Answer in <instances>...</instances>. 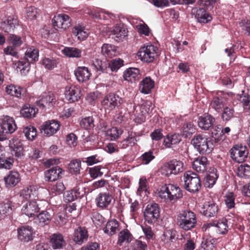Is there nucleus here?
I'll return each mask as SVG.
<instances>
[{
    "label": "nucleus",
    "instance_id": "f257e3e1",
    "mask_svg": "<svg viewBox=\"0 0 250 250\" xmlns=\"http://www.w3.org/2000/svg\"><path fill=\"white\" fill-rule=\"evenodd\" d=\"M191 144L194 148L202 154H209L213 148V144L209 138L204 135L194 136L191 140Z\"/></svg>",
    "mask_w": 250,
    "mask_h": 250
},
{
    "label": "nucleus",
    "instance_id": "f03ea898",
    "mask_svg": "<svg viewBox=\"0 0 250 250\" xmlns=\"http://www.w3.org/2000/svg\"><path fill=\"white\" fill-rule=\"evenodd\" d=\"M196 223V215L191 211L184 210L178 215L177 224L181 229L185 230L187 231L193 229Z\"/></svg>",
    "mask_w": 250,
    "mask_h": 250
},
{
    "label": "nucleus",
    "instance_id": "7ed1b4c3",
    "mask_svg": "<svg viewBox=\"0 0 250 250\" xmlns=\"http://www.w3.org/2000/svg\"><path fill=\"white\" fill-rule=\"evenodd\" d=\"M17 126L14 119L8 115L0 117V141L7 139V135L14 133Z\"/></svg>",
    "mask_w": 250,
    "mask_h": 250
},
{
    "label": "nucleus",
    "instance_id": "20e7f679",
    "mask_svg": "<svg viewBox=\"0 0 250 250\" xmlns=\"http://www.w3.org/2000/svg\"><path fill=\"white\" fill-rule=\"evenodd\" d=\"M184 187L190 192H198L201 187V182L199 176L196 173L187 171L183 175Z\"/></svg>",
    "mask_w": 250,
    "mask_h": 250
},
{
    "label": "nucleus",
    "instance_id": "39448f33",
    "mask_svg": "<svg viewBox=\"0 0 250 250\" xmlns=\"http://www.w3.org/2000/svg\"><path fill=\"white\" fill-rule=\"evenodd\" d=\"M185 167L183 162L177 159H173L165 163L161 167V173L166 176L177 175L183 172Z\"/></svg>",
    "mask_w": 250,
    "mask_h": 250
},
{
    "label": "nucleus",
    "instance_id": "423d86ee",
    "mask_svg": "<svg viewBox=\"0 0 250 250\" xmlns=\"http://www.w3.org/2000/svg\"><path fill=\"white\" fill-rule=\"evenodd\" d=\"M182 196L180 188L172 184L166 185L159 192L160 197L166 201L176 200Z\"/></svg>",
    "mask_w": 250,
    "mask_h": 250
},
{
    "label": "nucleus",
    "instance_id": "0eeeda50",
    "mask_svg": "<svg viewBox=\"0 0 250 250\" xmlns=\"http://www.w3.org/2000/svg\"><path fill=\"white\" fill-rule=\"evenodd\" d=\"M137 54L142 61L151 62L159 55L158 48L152 44L147 45L141 47Z\"/></svg>",
    "mask_w": 250,
    "mask_h": 250
},
{
    "label": "nucleus",
    "instance_id": "6e6552de",
    "mask_svg": "<svg viewBox=\"0 0 250 250\" xmlns=\"http://www.w3.org/2000/svg\"><path fill=\"white\" fill-rule=\"evenodd\" d=\"M160 209L156 203L148 204L144 211L145 222L149 224L156 223L160 216Z\"/></svg>",
    "mask_w": 250,
    "mask_h": 250
},
{
    "label": "nucleus",
    "instance_id": "1a4fd4ad",
    "mask_svg": "<svg viewBox=\"0 0 250 250\" xmlns=\"http://www.w3.org/2000/svg\"><path fill=\"white\" fill-rule=\"evenodd\" d=\"M123 102L124 100L119 95L114 93H110L104 97L101 104L105 109L113 110L119 107Z\"/></svg>",
    "mask_w": 250,
    "mask_h": 250
},
{
    "label": "nucleus",
    "instance_id": "9d476101",
    "mask_svg": "<svg viewBox=\"0 0 250 250\" xmlns=\"http://www.w3.org/2000/svg\"><path fill=\"white\" fill-rule=\"evenodd\" d=\"M60 122L57 120H51L45 122L40 127V130L44 136L50 137L60 129Z\"/></svg>",
    "mask_w": 250,
    "mask_h": 250
},
{
    "label": "nucleus",
    "instance_id": "9b49d317",
    "mask_svg": "<svg viewBox=\"0 0 250 250\" xmlns=\"http://www.w3.org/2000/svg\"><path fill=\"white\" fill-rule=\"evenodd\" d=\"M230 156L235 162L240 163L247 158L248 150L246 146L235 145L230 150Z\"/></svg>",
    "mask_w": 250,
    "mask_h": 250
},
{
    "label": "nucleus",
    "instance_id": "f8f14e48",
    "mask_svg": "<svg viewBox=\"0 0 250 250\" xmlns=\"http://www.w3.org/2000/svg\"><path fill=\"white\" fill-rule=\"evenodd\" d=\"M227 95L220 92L211 100L210 106L217 112H220L227 106Z\"/></svg>",
    "mask_w": 250,
    "mask_h": 250
},
{
    "label": "nucleus",
    "instance_id": "ddd939ff",
    "mask_svg": "<svg viewBox=\"0 0 250 250\" xmlns=\"http://www.w3.org/2000/svg\"><path fill=\"white\" fill-rule=\"evenodd\" d=\"M52 24L56 29L65 30L71 25L70 17L64 14L55 16L52 20Z\"/></svg>",
    "mask_w": 250,
    "mask_h": 250
},
{
    "label": "nucleus",
    "instance_id": "4468645a",
    "mask_svg": "<svg viewBox=\"0 0 250 250\" xmlns=\"http://www.w3.org/2000/svg\"><path fill=\"white\" fill-rule=\"evenodd\" d=\"M80 125L81 127L86 130L92 128L94 126V119L92 116L83 118L81 120ZM82 138L84 143L90 141L91 138L87 130L83 132Z\"/></svg>",
    "mask_w": 250,
    "mask_h": 250
},
{
    "label": "nucleus",
    "instance_id": "2eb2a0df",
    "mask_svg": "<svg viewBox=\"0 0 250 250\" xmlns=\"http://www.w3.org/2000/svg\"><path fill=\"white\" fill-rule=\"evenodd\" d=\"M40 208L36 201H28L21 208V212L29 217H34L40 210Z\"/></svg>",
    "mask_w": 250,
    "mask_h": 250
},
{
    "label": "nucleus",
    "instance_id": "dca6fc26",
    "mask_svg": "<svg viewBox=\"0 0 250 250\" xmlns=\"http://www.w3.org/2000/svg\"><path fill=\"white\" fill-rule=\"evenodd\" d=\"M56 98L54 95L51 92L44 93L41 98L37 101V104L42 108H44L47 106L51 107L55 103Z\"/></svg>",
    "mask_w": 250,
    "mask_h": 250
},
{
    "label": "nucleus",
    "instance_id": "f3484780",
    "mask_svg": "<svg viewBox=\"0 0 250 250\" xmlns=\"http://www.w3.org/2000/svg\"><path fill=\"white\" fill-rule=\"evenodd\" d=\"M33 230L31 227L24 226L18 229V239L22 242H28L33 238Z\"/></svg>",
    "mask_w": 250,
    "mask_h": 250
},
{
    "label": "nucleus",
    "instance_id": "a211bd4d",
    "mask_svg": "<svg viewBox=\"0 0 250 250\" xmlns=\"http://www.w3.org/2000/svg\"><path fill=\"white\" fill-rule=\"evenodd\" d=\"M215 118L210 114L205 115L198 118V125L202 129L208 130L213 127Z\"/></svg>",
    "mask_w": 250,
    "mask_h": 250
},
{
    "label": "nucleus",
    "instance_id": "6ab92c4d",
    "mask_svg": "<svg viewBox=\"0 0 250 250\" xmlns=\"http://www.w3.org/2000/svg\"><path fill=\"white\" fill-rule=\"evenodd\" d=\"M112 196L109 192L100 193L96 198V203L98 207L105 208L110 204Z\"/></svg>",
    "mask_w": 250,
    "mask_h": 250
},
{
    "label": "nucleus",
    "instance_id": "aec40b11",
    "mask_svg": "<svg viewBox=\"0 0 250 250\" xmlns=\"http://www.w3.org/2000/svg\"><path fill=\"white\" fill-rule=\"evenodd\" d=\"M209 166V162L205 156L198 157L195 159L192 163V167L198 172H205Z\"/></svg>",
    "mask_w": 250,
    "mask_h": 250
},
{
    "label": "nucleus",
    "instance_id": "412c9836",
    "mask_svg": "<svg viewBox=\"0 0 250 250\" xmlns=\"http://www.w3.org/2000/svg\"><path fill=\"white\" fill-rule=\"evenodd\" d=\"M88 236V232L85 228L80 227L74 230L73 240L76 244L82 245L87 241Z\"/></svg>",
    "mask_w": 250,
    "mask_h": 250
},
{
    "label": "nucleus",
    "instance_id": "4be33fe9",
    "mask_svg": "<svg viewBox=\"0 0 250 250\" xmlns=\"http://www.w3.org/2000/svg\"><path fill=\"white\" fill-rule=\"evenodd\" d=\"M64 171L59 166H55L48 169L45 172V180L46 181L52 182L62 177Z\"/></svg>",
    "mask_w": 250,
    "mask_h": 250
},
{
    "label": "nucleus",
    "instance_id": "5701e85b",
    "mask_svg": "<svg viewBox=\"0 0 250 250\" xmlns=\"http://www.w3.org/2000/svg\"><path fill=\"white\" fill-rule=\"evenodd\" d=\"M9 147L12 154L19 157L23 155V147L21 141L18 138H13L9 141Z\"/></svg>",
    "mask_w": 250,
    "mask_h": 250
},
{
    "label": "nucleus",
    "instance_id": "b1692460",
    "mask_svg": "<svg viewBox=\"0 0 250 250\" xmlns=\"http://www.w3.org/2000/svg\"><path fill=\"white\" fill-rule=\"evenodd\" d=\"M218 207L213 202H205L202 208V214L208 217H214L218 212Z\"/></svg>",
    "mask_w": 250,
    "mask_h": 250
},
{
    "label": "nucleus",
    "instance_id": "393cba45",
    "mask_svg": "<svg viewBox=\"0 0 250 250\" xmlns=\"http://www.w3.org/2000/svg\"><path fill=\"white\" fill-rule=\"evenodd\" d=\"M75 75L77 80L80 83H84L88 81L91 75L88 68L85 66L78 67L75 70Z\"/></svg>",
    "mask_w": 250,
    "mask_h": 250
},
{
    "label": "nucleus",
    "instance_id": "a878e982",
    "mask_svg": "<svg viewBox=\"0 0 250 250\" xmlns=\"http://www.w3.org/2000/svg\"><path fill=\"white\" fill-rule=\"evenodd\" d=\"M65 97L69 103L78 101L81 97L80 88L76 86L69 87L65 92Z\"/></svg>",
    "mask_w": 250,
    "mask_h": 250
},
{
    "label": "nucleus",
    "instance_id": "bb28decb",
    "mask_svg": "<svg viewBox=\"0 0 250 250\" xmlns=\"http://www.w3.org/2000/svg\"><path fill=\"white\" fill-rule=\"evenodd\" d=\"M4 180L7 187H14L20 182V175L18 172L11 170L4 177Z\"/></svg>",
    "mask_w": 250,
    "mask_h": 250
},
{
    "label": "nucleus",
    "instance_id": "cd10ccee",
    "mask_svg": "<svg viewBox=\"0 0 250 250\" xmlns=\"http://www.w3.org/2000/svg\"><path fill=\"white\" fill-rule=\"evenodd\" d=\"M18 25L17 19L13 17L9 16L5 21L1 23L0 28L5 32L8 33L13 32Z\"/></svg>",
    "mask_w": 250,
    "mask_h": 250
},
{
    "label": "nucleus",
    "instance_id": "c85d7f7f",
    "mask_svg": "<svg viewBox=\"0 0 250 250\" xmlns=\"http://www.w3.org/2000/svg\"><path fill=\"white\" fill-rule=\"evenodd\" d=\"M217 170L214 168H210L208 173L205 177L204 185L206 188H211L215 184L218 178Z\"/></svg>",
    "mask_w": 250,
    "mask_h": 250
},
{
    "label": "nucleus",
    "instance_id": "c756f323",
    "mask_svg": "<svg viewBox=\"0 0 250 250\" xmlns=\"http://www.w3.org/2000/svg\"><path fill=\"white\" fill-rule=\"evenodd\" d=\"M36 188L34 186H29L23 188L20 192V197L23 199L29 201L37 196Z\"/></svg>",
    "mask_w": 250,
    "mask_h": 250
},
{
    "label": "nucleus",
    "instance_id": "7c9ffc66",
    "mask_svg": "<svg viewBox=\"0 0 250 250\" xmlns=\"http://www.w3.org/2000/svg\"><path fill=\"white\" fill-rule=\"evenodd\" d=\"M154 86V82L150 77H146L141 82L139 90L142 93L147 94L151 92Z\"/></svg>",
    "mask_w": 250,
    "mask_h": 250
},
{
    "label": "nucleus",
    "instance_id": "2f4dec72",
    "mask_svg": "<svg viewBox=\"0 0 250 250\" xmlns=\"http://www.w3.org/2000/svg\"><path fill=\"white\" fill-rule=\"evenodd\" d=\"M50 242L54 249H62L66 245L62 235L60 233H54L51 235Z\"/></svg>",
    "mask_w": 250,
    "mask_h": 250
},
{
    "label": "nucleus",
    "instance_id": "473e14b6",
    "mask_svg": "<svg viewBox=\"0 0 250 250\" xmlns=\"http://www.w3.org/2000/svg\"><path fill=\"white\" fill-rule=\"evenodd\" d=\"M83 195V191L76 187L73 189L67 191L64 194V198L66 202H72L78 198H81Z\"/></svg>",
    "mask_w": 250,
    "mask_h": 250
},
{
    "label": "nucleus",
    "instance_id": "72a5a7b5",
    "mask_svg": "<svg viewBox=\"0 0 250 250\" xmlns=\"http://www.w3.org/2000/svg\"><path fill=\"white\" fill-rule=\"evenodd\" d=\"M87 13L96 19H108V18L113 19L116 17L114 14L104 10H90Z\"/></svg>",
    "mask_w": 250,
    "mask_h": 250
},
{
    "label": "nucleus",
    "instance_id": "f704fd0d",
    "mask_svg": "<svg viewBox=\"0 0 250 250\" xmlns=\"http://www.w3.org/2000/svg\"><path fill=\"white\" fill-rule=\"evenodd\" d=\"M101 52L103 55L109 58L115 57L119 54L117 47L108 43H104L102 45Z\"/></svg>",
    "mask_w": 250,
    "mask_h": 250
},
{
    "label": "nucleus",
    "instance_id": "c9c22d12",
    "mask_svg": "<svg viewBox=\"0 0 250 250\" xmlns=\"http://www.w3.org/2000/svg\"><path fill=\"white\" fill-rule=\"evenodd\" d=\"M103 230L104 232L108 235H113L119 230V222L116 219L109 220Z\"/></svg>",
    "mask_w": 250,
    "mask_h": 250
},
{
    "label": "nucleus",
    "instance_id": "e433bc0d",
    "mask_svg": "<svg viewBox=\"0 0 250 250\" xmlns=\"http://www.w3.org/2000/svg\"><path fill=\"white\" fill-rule=\"evenodd\" d=\"M140 70L136 68H129L126 69L124 73L125 80L131 83L135 82L139 79Z\"/></svg>",
    "mask_w": 250,
    "mask_h": 250
},
{
    "label": "nucleus",
    "instance_id": "4c0bfd02",
    "mask_svg": "<svg viewBox=\"0 0 250 250\" xmlns=\"http://www.w3.org/2000/svg\"><path fill=\"white\" fill-rule=\"evenodd\" d=\"M181 140L179 134L167 135L164 139L163 145L167 148H170L178 144Z\"/></svg>",
    "mask_w": 250,
    "mask_h": 250
},
{
    "label": "nucleus",
    "instance_id": "58836bf2",
    "mask_svg": "<svg viewBox=\"0 0 250 250\" xmlns=\"http://www.w3.org/2000/svg\"><path fill=\"white\" fill-rule=\"evenodd\" d=\"M53 215L54 213L53 210L51 209H47L42 211L37 216L39 220V223L41 226L48 224L51 220Z\"/></svg>",
    "mask_w": 250,
    "mask_h": 250
},
{
    "label": "nucleus",
    "instance_id": "ea45409f",
    "mask_svg": "<svg viewBox=\"0 0 250 250\" xmlns=\"http://www.w3.org/2000/svg\"><path fill=\"white\" fill-rule=\"evenodd\" d=\"M195 17L200 23H207L212 20L211 16L206 12L203 7L196 10Z\"/></svg>",
    "mask_w": 250,
    "mask_h": 250
},
{
    "label": "nucleus",
    "instance_id": "a19ab883",
    "mask_svg": "<svg viewBox=\"0 0 250 250\" xmlns=\"http://www.w3.org/2000/svg\"><path fill=\"white\" fill-rule=\"evenodd\" d=\"M127 30L123 25L120 24L115 26L111 31V33L114 37L121 40L127 35Z\"/></svg>",
    "mask_w": 250,
    "mask_h": 250
},
{
    "label": "nucleus",
    "instance_id": "79ce46f5",
    "mask_svg": "<svg viewBox=\"0 0 250 250\" xmlns=\"http://www.w3.org/2000/svg\"><path fill=\"white\" fill-rule=\"evenodd\" d=\"M39 50L34 47L28 48L25 53L24 58H26L30 62L33 63L36 62L39 59Z\"/></svg>",
    "mask_w": 250,
    "mask_h": 250
},
{
    "label": "nucleus",
    "instance_id": "37998d69",
    "mask_svg": "<svg viewBox=\"0 0 250 250\" xmlns=\"http://www.w3.org/2000/svg\"><path fill=\"white\" fill-rule=\"evenodd\" d=\"M176 230L170 229L166 230L162 236V241L167 245H170L175 239Z\"/></svg>",
    "mask_w": 250,
    "mask_h": 250
},
{
    "label": "nucleus",
    "instance_id": "c03bdc74",
    "mask_svg": "<svg viewBox=\"0 0 250 250\" xmlns=\"http://www.w3.org/2000/svg\"><path fill=\"white\" fill-rule=\"evenodd\" d=\"M237 174L239 177L244 179L250 178V166L246 164L241 165L237 168Z\"/></svg>",
    "mask_w": 250,
    "mask_h": 250
},
{
    "label": "nucleus",
    "instance_id": "a18cd8bd",
    "mask_svg": "<svg viewBox=\"0 0 250 250\" xmlns=\"http://www.w3.org/2000/svg\"><path fill=\"white\" fill-rule=\"evenodd\" d=\"M72 33L76 37L78 40L83 41L85 40L88 35V33L84 31V28L81 25L76 26L73 28Z\"/></svg>",
    "mask_w": 250,
    "mask_h": 250
},
{
    "label": "nucleus",
    "instance_id": "49530a36",
    "mask_svg": "<svg viewBox=\"0 0 250 250\" xmlns=\"http://www.w3.org/2000/svg\"><path fill=\"white\" fill-rule=\"evenodd\" d=\"M62 52L67 57L71 58H80L82 54L79 49L71 47H64Z\"/></svg>",
    "mask_w": 250,
    "mask_h": 250
},
{
    "label": "nucleus",
    "instance_id": "de8ad7c7",
    "mask_svg": "<svg viewBox=\"0 0 250 250\" xmlns=\"http://www.w3.org/2000/svg\"><path fill=\"white\" fill-rule=\"evenodd\" d=\"M123 131L122 129L116 127H112L106 131V135L111 140H115L118 139L122 134Z\"/></svg>",
    "mask_w": 250,
    "mask_h": 250
},
{
    "label": "nucleus",
    "instance_id": "09e8293b",
    "mask_svg": "<svg viewBox=\"0 0 250 250\" xmlns=\"http://www.w3.org/2000/svg\"><path fill=\"white\" fill-rule=\"evenodd\" d=\"M94 65L97 70L103 73H109V62L106 60L103 61L96 60L94 62Z\"/></svg>",
    "mask_w": 250,
    "mask_h": 250
},
{
    "label": "nucleus",
    "instance_id": "8fccbe9b",
    "mask_svg": "<svg viewBox=\"0 0 250 250\" xmlns=\"http://www.w3.org/2000/svg\"><path fill=\"white\" fill-rule=\"evenodd\" d=\"M14 162L13 159L10 157H6L0 152V168L10 169Z\"/></svg>",
    "mask_w": 250,
    "mask_h": 250
},
{
    "label": "nucleus",
    "instance_id": "3c124183",
    "mask_svg": "<svg viewBox=\"0 0 250 250\" xmlns=\"http://www.w3.org/2000/svg\"><path fill=\"white\" fill-rule=\"evenodd\" d=\"M37 112V110L35 108L26 105L21 109V114L25 118H31L35 116Z\"/></svg>",
    "mask_w": 250,
    "mask_h": 250
},
{
    "label": "nucleus",
    "instance_id": "603ef678",
    "mask_svg": "<svg viewBox=\"0 0 250 250\" xmlns=\"http://www.w3.org/2000/svg\"><path fill=\"white\" fill-rule=\"evenodd\" d=\"M30 62L25 59H22L15 63L16 68L21 73H26L30 69Z\"/></svg>",
    "mask_w": 250,
    "mask_h": 250
},
{
    "label": "nucleus",
    "instance_id": "864d4df0",
    "mask_svg": "<svg viewBox=\"0 0 250 250\" xmlns=\"http://www.w3.org/2000/svg\"><path fill=\"white\" fill-rule=\"evenodd\" d=\"M131 240V234L127 229L122 230L119 233L118 244L120 246L125 242L129 243Z\"/></svg>",
    "mask_w": 250,
    "mask_h": 250
},
{
    "label": "nucleus",
    "instance_id": "5fc2aeb1",
    "mask_svg": "<svg viewBox=\"0 0 250 250\" xmlns=\"http://www.w3.org/2000/svg\"><path fill=\"white\" fill-rule=\"evenodd\" d=\"M124 61L120 58L112 59L109 62V73L112 72H116L124 65Z\"/></svg>",
    "mask_w": 250,
    "mask_h": 250
},
{
    "label": "nucleus",
    "instance_id": "6e6d98bb",
    "mask_svg": "<svg viewBox=\"0 0 250 250\" xmlns=\"http://www.w3.org/2000/svg\"><path fill=\"white\" fill-rule=\"evenodd\" d=\"M5 91L8 94L18 98L21 94V88L14 84L7 85L5 88Z\"/></svg>",
    "mask_w": 250,
    "mask_h": 250
},
{
    "label": "nucleus",
    "instance_id": "4d7b16f0",
    "mask_svg": "<svg viewBox=\"0 0 250 250\" xmlns=\"http://www.w3.org/2000/svg\"><path fill=\"white\" fill-rule=\"evenodd\" d=\"M12 204L10 201L6 203H0V213L2 217H4L5 215H9L12 211Z\"/></svg>",
    "mask_w": 250,
    "mask_h": 250
},
{
    "label": "nucleus",
    "instance_id": "13d9d810",
    "mask_svg": "<svg viewBox=\"0 0 250 250\" xmlns=\"http://www.w3.org/2000/svg\"><path fill=\"white\" fill-rule=\"evenodd\" d=\"M42 64L48 70H52L57 65L56 60L53 57H44L41 60Z\"/></svg>",
    "mask_w": 250,
    "mask_h": 250
},
{
    "label": "nucleus",
    "instance_id": "bf43d9fd",
    "mask_svg": "<svg viewBox=\"0 0 250 250\" xmlns=\"http://www.w3.org/2000/svg\"><path fill=\"white\" fill-rule=\"evenodd\" d=\"M26 138L30 141H33L37 136V130L32 126H27L23 131Z\"/></svg>",
    "mask_w": 250,
    "mask_h": 250
},
{
    "label": "nucleus",
    "instance_id": "052dcab7",
    "mask_svg": "<svg viewBox=\"0 0 250 250\" xmlns=\"http://www.w3.org/2000/svg\"><path fill=\"white\" fill-rule=\"evenodd\" d=\"M235 199V197L233 192H229L225 196V203L228 208L231 209L234 208Z\"/></svg>",
    "mask_w": 250,
    "mask_h": 250
},
{
    "label": "nucleus",
    "instance_id": "680f3d73",
    "mask_svg": "<svg viewBox=\"0 0 250 250\" xmlns=\"http://www.w3.org/2000/svg\"><path fill=\"white\" fill-rule=\"evenodd\" d=\"M233 108L230 107L226 106L223 109V112L222 113V118L223 121H228L230 120L234 115Z\"/></svg>",
    "mask_w": 250,
    "mask_h": 250
},
{
    "label": "nucleus",
    "instance_id": "e2e57ef3",
    "mask_svg": "<svg viewBox=\"0 0 250 250\" xmlns=\"http://www.w3.org/2000/svg\"><path fill=\"white\" fill-rule=\"evenodd\" d=\"M102 169H104V168H102L101 166H95L89 168V173L90 177L93 179L101 177L104 174Z\"/></svg>",
    "mask_w": 250,
    "mask_h": 250
},
{
    "label": "nucleus",
    "instance_id": "0e129e2a",
    "mask_svg": "<svg viewBox=\"0 0 250 250\" xmlns=\"http://www.w3.org/2000/svg\"><path fill=\"white\" fill-rule=\"evenodd\" d=\"M65 187L62 182H57L55 184L51 186V191L55 195L60 194L65 190Z\"/></svg>",
    "mask_w": 250,
    "mask_h": 250
},
{
    "label": "nucleus",
    "instance_id": "69168bd1",
    "mask_svg": "<svg viewBox=\"0 0 250 250\" xmlns=\"http://www.w3.org/2000/svg\"><path fill=\"white\" fill-rule=\"evenodd\" d=\"M81 167L80 161L75 159L72 160L68 165V168L71 173H77L79 172Z\"/></svg>",
    "mask_w": 250,
    "mask_h": 250
},
{
    "label": "nucleus",
    "instance_id": "338daca9",
    "mask_svg": "<svg viewBox=\"0 0 250 250\" xmlns=\"http://www.w3.org/2000/svg\"><path fill=\"white\" fill-rule=\"evenodd\" d=\"M240 104L246 111L250 109V97L249 95L244 94L240 96Z\"/></svg>",
    "mask_w": 250,
    "mask_h": 250
},
{
    "label": "nucleus",
    "instance_id": "774afa93",
    "mask_svg": "<svg viewBox=\"0 0 250 250\" xmlns=\"http://www.w3.org/2000/svg\"><path fill=\"white\" fill-rule=\"evenodd\" d=\"M8 40L10 44L14 47L20 46L22 43L21 38L17 35L13 34H10Z\"/></svg>",
    "mask_w": 250,
    "mask_h": 250
}]
</instances>
